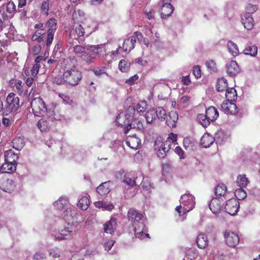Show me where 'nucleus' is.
Returning <instances> with one entry per match:
<instances>
[{
    "mask_svg": "<svg viewBox=\"0 0 260 260\" xmlns=\"http://www.w3.org/2000/svg\"><path fill=\"white\" fill-rule=\"evenodd\" d=\"M125 142L128 147L135 150L137 149L141 145L140 139L136 135L128 136Z\"/></svg>",
    "mask_w": 260,
    "mask_h": 260,
    "instance_id": "obj_14",
    "label": "nucleus"
},
{
    "mask_svg": "<svg viewBox=\"0 0 260 260\" xmlns=\"http://www.w3.org/2000/svg\"><path fill=\"white\" fill-rule=\"evenodd\" d=\"M228 86L227 80L224 78H221L218 79L216 87L218 91H223L228 89Z\"/></svg>",
    "mask_w": 260,
    "mask_h": 260,
    "instance_id": "obj_37",
    "label": "nucleus"
},
{
    "mask_svg": "<svg viewBox=\"0 0 260 260\" xmlns=\"http://www.w3.org/2000/svg\"><path fill=\"white\" fill-rule=\"evenodd\" d=\"M257 9V7L255 5L248 4L245 8L246 13L245 14H248L250 16H251V14L254 13Z\"/></svg>",
    "mask_w": 260,
    "mask_h": 260,
    "instance_id": "obj_54",
    "label": "nucleus"
},
{
    "mask_svg": "<svg viewBox=\"0 0 260 260\" xmlns=\"http://www.w3.org/2000/svg\"><path fill=\"white\" fill-rule=\"evenodd\" d=\"M143 128L142 122L138 119H134L132 122H129L127 126L123 128L125 134H127L129 131L131 129H136L137 130H141Z\"/></svg>",
    "mask_w": 260,
    "mask_h": 260,
    "instance_id": "obj_21",
    "label": "nucleus"
},
{
    "mask_svg": "<svg viewBox=\"0 0 260 260\" xmlns=\"http://www.w3.org/2000/svg\"><path fill=\"white\" fill-rule=\"evenodd\" d=\"M13 147L17 150H21L24 146V142L21 137H16L12 141Z\"/></svg>",
    "mask_w": 260,
    "mask_h": 260,
    "instance_id": "obj_39",
    "label": "nucleus"
},
{
    "mask_svg": "<svg viewBox=\"0 0 260 260\" xmlns=\"http://www.w3.org/2000/svg\"><path fill=\"white\" fill-rule=\"evenodd\" d=\"M7 104L5 106V115L15 112L19 107L20 100L13 92L10 93L6 98Z\"/></svg>",
    "mask_w": 260,
    "mask_h": 260,
    "instance_id": "obj_2",
    "label": "nucleus"
},
{
    "mask_svg": "<svg viewBox=\"0 0 260 260\" xmlns=\"http://www.w3.org/2000/svg\"><path fill=\"white\" fill-rule=\"evenodd\" d=\"M257 48L255 45L248 46L243 50V53L246 55L255 56L257 54Z\"/></svg>",
    "mask_w": 260,
    "mask_h": 260,
    "instance_id": "obj_43",
    "label": "nucleus"
},
{
    "mask_svg": "<svg viewBox=\"0 0 260 260\" xmlns=\"http://www.w3.org/2000/svg\"><path fill=\"white\" fill-rule=\"evenodd\" d=\"M248 183V179L245 175H239L237 178L236 183L240 188L245 187Z\"/></svg>",
    "mask_w": 260,
    "mask_h": 260,
    "instance_id": "obj_41",
    "label": "nucleus"
},
{
    "mask_svg": "<svg viewBox=\"0 0 260 260\" xmlns=\"http://www.w3.org/2000/svg\"><path fill=\"white\" fill-rule=\"evenodd\" d=\"M110 181L102 183L96 188V191L100 195L104 196L110 192L109 183Z\"/></svg>",
    "mask_w": 260,
    "mask_h": 260,
    "instance_id": "obj_32",
    "label": "nucleus"
},
{
    "mask_svg": "<svg viewBox=\"0 0 260 260\" xmlns=\"http://www.w3.org/2000/svg\"><path fill=\"white\" fill-rule=\"evenodd\" d=\"M171 143L169 140H166L162 142L157 151V155L160 158H164L166 157L167 153L171 148Z\"/></svg>",
    "mask_w": 260,
    "mask_h": 260,
    "instance_id": "obj_17",
    "label": "nucleus"
},
{
    "mask_svg": "<svg viewBox=\"0 0 260 260\" xmlns=\"http://www.w3.org/2000/svg\"><path fill=\"white\" fill-rule=\"evenodd\" d=\"M174 11V8L170 3H165L160 10L161 17L166 19L171 15Z\"/></svg>",
    "mask_w": 260,
    "mask_h": 260,
    "instance_id": "obj_25",
    "label": "nucleus"
},
{
    "mask_svg": "<svg viewBox=\"0 0 260 260\" xmlns=\"http://www.w3.org/2000/svg\"><path fill=\"white\" fill-rule=\"evenodd\" d=\"M239 202L237 200L231 199L227 201L224 208L228 214L235 215L239 210Z\"/></svg>",
    "mask_w": 260,
    "mask_h": 260,
    "instance_id": "obj_9",
    "label": "nucleus"
},
{
    "mask_svg": "<svg viewBox=\"0 0 260 260\" xmlns=\"http://www.w3.org/2000/svg\"><path fill=\"white\" fill-rule=\"evenodd\" d=\"M214 138L208 133H205L201 138L200 144L204 148L210 147L214 142Z\"/></svg>",
    "mask_w": 260,
    "mask_h": 260,
    "instance_id": "obj_20",
    "label": "nucleus"
},
{
    "mask_svg": "<svg viewBox=\"0 0 260 260\" xmlns=\"http://www.w3.org/2000/svg\"><path fill=\"white\" fill-rule=\"evenodd\" d=\"M167 140L169 141V142H170L171 143V145H172V144L176 145V144H177V143L176 142L177 140V135L174 134L173 133H170L169 135Z\"/></svg>",
    "mask_w": 260,
    "mask_h": 260,
    "instance_id": "obj_59",
    "label": "nucleus"
},
{
    "mask_svg": "<svg viewBox=\"0 0 260 260\" xmlns=\"http://www.w3.org/2000/svg\"><path fill=\"white\" fill-rule=\"evenodd\" d=\"M235 193L239 200H244L247 196V193L243 188L236 190Z\"/></svg>",
    "mask_w": 260,
    "mask_h": 260,
    "instance_id": "obj_50",
    "label": "nucleus"
},
{
    "mask_svg": "<svg viewBox=\"0 0 260 260\" xmlns=\"http://www.w3.org/2000/svg\"><path fill=\"white\" fill-rule=\"evenodd\" d=\"M192 73L197 79L201 77V70L199 66H195L193 68Z\"/></svg>",
    "mask_w": 260,
    "mask_h": 260,
    "instance_id": "obj_60",
    "label": "nucleus"
},
{
    "mask_svg": "<svg viewBox=\"0 0 260 260\" xmlns=\"http://www.w3.org/2000/svg\"><path fill=\"white\" fill-rule=\"evenodd\" d=\"M34 260H44L46 258L44 253L40 252H36L34 255Z\"/></svg>",
    "mask_w": 260,
    "mask_h": 260,
    "instance_id": "obj_64",
    "label": "nucleus"
},
{
    "mask_svg": "<svg viewBox=\"0 0 260 260\" xmlns=\"http://www.w3.org/2000/svg\"><path fill=\"white\" fill-rule=\"evenodd\" d=\"M221 108L227 114L235 115L238 113L237 107L232 101H224L221 105Z\"/></svg>",
    "mask_w": 260,
    "mask_h": 260,
    "instance_id": "obj_13",
    "label": "nucleus"
},
{
    "mask_svg": "<svg viewBox=\"0 0 260 260\" xmlns=\"http://www.w3.org/2000/svg\"><path fill=\"white\" fill-rule=\"evenodd\" d=\"M4 156L5 162H16L19 157L18 154L11 149L5 151Z\"/></svg>",
    "mask_w": 260,
    "mask_h": 260,
    "instance_id": "obj_29",
    "label": "nucleus"
},
{
    "mask_svg": "<svg viewBox=\"0 0 260 260\" xmlns=\"http://www.w3.org/2000/svg\"><path fill=\"white\" fill-rule=\"evenodd\" d=\"M54 207L57 210L60 212H62L66 210V212L72 213V208L71 207L70 204L66 198H60L54 204Z\"/></svg>",
    "mask_w": 260,
    "mask_h": 260,
    "instance_id": "obj_8",
    "label": "nucleus"
},
{
    "mask_svg": "<svg viewBox=\"0 0 260 260\" xmlns=\"http://www.w3.org/2000/svg\"><path fill=\"white\" fill-rule=\"evenodd\" d=\"M229 52L233 56H237L239 55V51L236 44L232 41H229L227 44Z\"/></svg>",
    "mask_w": 260,
    "mask_h": 260,
    "instance_id": "obj_33",
    "label": "nucleus"
},
{
    "mask_svg": "<svg viewBox=\"0 0 260 260\" xmlns=\"http://www.w3.org/2000/svg\"><path fill=\"white\" fill-rule=\"evenodd\" d=\"M15 80H12L10 81V85L11 86L15 88L16 89L17 93L19 95H21L23 94L24 95H26L27 93V90L24 91L23 87V83L21 80H18L17 81L15 80V82H14Z\"/></svg>",
    "mask_w": 260,
    "mask_h": 260,
    "instance_id": "obj_26",
    "label": "nucleus"
},
{
    "mask_svg": "<svg viewBox=\"0 0 260 260\" xmlns=\"http://www.w3.org/2000/svg\"><path fill=\"white\" fill-rule=\"evenodd\" d=\"M74 229L72 228L64 227L60 228L58 231H52L51 236L56 241L69 239L72 237Z\"/></svg>",
    "mask_w": 260,
    "mask_h": 260,
    "instance_id": "obj_4",
    "label": "nucleus"
},
{
    "mask_svg": "<svg viewBox=\"0 0 260 260\" xmlns=\"http://www.w3.org/2000/svg\"><path fill=\"white\" fill-rule=\"evenodd\" d=\"M94 204L96 207L103 208L105 210L111 211L114 208V206L112 204L107 203L104 201L95 202Z\"/></svg>",
    "mask_w": 260,
    "mask_h": 260,
    "instance_id": "obj_35",
    "label": "nucleus"
},
{
    "mask_svg": "<svg viewBox=\"0 0 260 260\" xmlns=\"http://www.w3.org/2000/svg\"><path fill=\"white\" fill-rule=\"evenodd\" d=\"M183 143V146L186 149L191 147L193 145V143L189 137L184 138Z\"/></svg>",
    "mask_w": 260,
    "mask_h": 260,
    "instance_id": "obj_62",
    "label": "nucleus"
},
{
    "mask_svg": "<svg viewBox=\"0 0 260 260\" xmlns=\"http://www.w3.org/2000/svg\"><path fill=\"white\" fill-rule=\"evenodd\" d=\"M17 164H2L0 172L2 173H12L16 170Z\"/></svg>",
    "mask_w": 260,
    "mask_h": 260,
    "instance_id": "obj_31",
    "label": "nucleus"
},
{
    "mask_svg": "<svg viewBox=\"0 0 260 260\" xmlns=\"http://www.w3.org/2000/svg\"><path fill=\"white\" fill-rule=\"evenodd\" d=\"M133 225L134 228L135 236L137 238H143L144 233L146 231V227L142 222H139L133 223Z\"/></svg>",
    "mask_w": 260,
    "mask_h": 260,
    "instance_id": "obj_18",
    "label": "nucleus"
},
{
    "mask_svg": "<svg viewBox=\"0 0 260 260\" xmlns=\"http://www.w3.org/2000/svg\"><path fill=\"white\" fill-rule=\"evenodd\" d=\"M40 9L42 14L48 15L49 10V1H43L41 4Z\"/></svg>",
    "mask_w": 260,
    "mask_h": 260,
    "instance_id": "obj_49",
    "label": "nucleus"
},
{
    "mask_svg": "<svg viewBox=\"0 0 260 260\" xmlns=\"http://www.w3.org/2000/svg\"><path fill=\"white\" fill-rule=\"evenodd\" d=\"M116 122L118 123V125H121L122 126H127L129 124V121L127 119H126L125 115H119L117 116Z\"/></svg>",
    "mask_w": 260,
    "mask_h": 260,
    "instance_id": "obj_48",
    "label": "nucleus"
},
{
    "mask_svg": "<svg viewBox=\"0 0 260 260\" xmlns=\"http://www.w3.org/2000/svg\"><path fill=\"white\" fill-rule=\"evenodd\" d=\"M128 220H130L133 224L140 222L143 218V214L138 212L134 209H130L127 213Z\"/></svg>",
    "mask_w": 260,
    "mask_h": 260,
    "instance_id": "obj_15",
    "label": "nucleus"
},
{
    "mask_svg": "<svg viewBox=\"0 0 260 260\" xmlns=\"http://www.w3.org/2000/svg\"><path fill=\"white\" fill-rule=\"evenodd\" d=\"M6 10L9 13H14L16 10V6L13 2L10 1L7 4Z\"/></svg>",
    "mask_w": 260,
    "mask_h": 260,
    "instance_id": "obj_55",
    "label": "nucleus"
},
{
    "mask_svg": "<svg viewBox=\"0 0 260 260\" xmlns=\"http://www.w3.org/2000/svg\"><path fill=\"white\" fill-rule=\"evenodd\" d=\"M223 201L218 198H213L211 201L209 206L214 214H218L223 209Z\"/></svg>",
    "mask_w": 260,
    "mask_h": 260,
    "instance_id": "obj_11",
    "label": "nucleus"
},
{
    "mask_svg": "<svg viewBox=\"0 0 260 260\" xmlns=\"http://www.w3.org/2000/svg\"><path fill=\"white\" fill-rule=\"evenodd\" d=\"M156 117L160 121H164L167 116L166 111L162 107H158L155 110Z\"/></svg>",
    "mask_w": 260,
    "mask_h": 260,
    "instance_id": "obj_47",
    "label": "nucleus"
},
{
    "mask_svg": "<svg viewBox=\"0 0 260 260\" xmlns=\"http://www.w3.org/2000/svg\"><path fill=\"white\" fill-rule=\"evenodd\" d=\"M226 192L227 187L224 184H219L215 188L214 193L216 197H224Z\"/></svg>",
    "mask_w": 260,
    "mask_h": 260,
    "instance_id": "obj_34",
    "label": "nucleus"
},
{
    "mask_svg": "<svg viewBox=\"0 0 260 260\" xmlns=\"http://www.w3.org/2000/svg\"><path fill=\"white\" fill-rule=\"evenodd\" d=\"M40 67V64L38 63H35L34 64L32 69L30 70L31 76H36L38 74Z\"/></svg>",
    "mask_w": 260,
    "mask_h": 260,
    "instance_id": "obj_61",
    "label": "nucleus"
},
{
    "mask_svg": "<svg viewBox=\"0 0 260 260\" xmlns=\"http://www.w3.org/2000/svg\"><path fill=\"white\" fill-rule=\"evenodd\" d=\"M180 204L183 206V212L186 213L191 210L194 207V198L189 193H185L181 196Z\"/></svg>",
    "mask_w": 260,
    "mask_h": 260,
    "instance_id": "obj_5",
    "label": "nucleus"
},
{
    "mask_svg": "<svg viewBox=\"0 0 260 260\" xmlns=\"http://www.w3.org/2000/svg\"><path fill=\"white\" fill-rule=\"evenodd\" d=\"M37 126L42 132H46L49 128V122L47 120L42 118L38 121Z\"/></svg>",
    "mask_w": 260,
    "mask_h": 260,
    "instance_id": "obj_45",
    "label": "nucleus"
},
{
    "mask_svg": "<svg viewBox=\"0 0 260 260\" xmlns=\"http://www.w3.org/2000/svg\"><path fill=\"white\" fill-rule=\"evenodd\" d=\"M87 50H88V55L89 54V55L88 58L90 61L96 57L103 58L108 55L106 52V46L103 45L88 46Z\"/></svg>",
    "mask_w": 260,
    "mask_h": 260,
    "instance_id": "obj_3",
    "label": "nucleus"
},
{
    "mask_svg": "<svg viewBox=\"0 0 260 260\" xmlns=\"http://www.w3.org/2000/svg\"><path fill=\"white\" fill-rule=\"evenodd\" d=\"M71 213H72L71 215L70 214V213L66 212V210H64L61 213V215L64 219V220L70 221V219L73 217V215L75 214V212L72 209V212Z\"/></svg>",
    "mask_w": 260,
    "mask_h": 260,
    "instance_id": "obj_56",
    "label": "nucleus"
},
{
    "mask_svg": "<svg viewBox=\"0 0 260 260\" xmlns=\"http://www.w3.org/2000/svg\"><path fill=\"white\" fill-rule=\"evenodd\" d=\"M197 120L204 127H206L209 125L210 122L207 117L206 114H200L197 116Z\"/></svg>",
    "mask_w": 260,
    "mask_h": 260,
    "instance_id": "obj_44",
    "label": "nucleus"
},
{
    "mask_svg": "<svg viewBox=\"0 0 260 260\" xmlns=\"http://www.w3.org/2000/svg\"><path fill=\"white\" fill-rule=\"evenodd\" d=\"M237 94L234 88H229L226 90L225 97L226 101H233L237 99Z\"/></svg>",
    "mask_w": 260,
    "mask_h": 260,
    "instance_id": "obj_38",
    "label": "nucleus"
},
{
    "mask_svg": "<svg viewBox=\"0 0 260 260\" xmlns=\"http://www.w3.org/2000/svg\"><path fill=\"white\" fill-rule=\"evenodd\" d=\"M78 17H80V11H75L72 14V18L74 23H77L78 25L75 27V31L76 34L78 37H83L86 35V31L82 25L78 24L81 22V20L78 19Z\"/></svg>",
    "mask_w": 260,
    "mask_h": 260,
    "instance_id": "obj_10",
    "label": "nucleus"
},
{
    "mask_svg": "<svg viewBox=\"0 0 260 260\" xmlns=\"http://www.w3.org/2000/svg\"><path fill=\"white\" fill-rule=\"evenodd\" d=\"M242 22L245 28L247 30H250L253 27L254 22L253 18L248 14H244L242 16Z\"/></svg>",
    "mask_w": 260,
    "mask_h": 260,
    "instance_id": "obj_23",
    "label": "nucleus"
},
{
    "mask_svg": "<svg viewBox=\"0 0 260 260\" xmlns=\"http://www.w3.org/2000/svg\"><path fill=\"white\" fill-rule=\"evenodd\" d=\"M15 184L12 179H8L3 182L0 186L2 190L5 192H11L14 189Z\"/></svg>",
    "mask_w": 260,
    "mask_h": 260,
    "instance_id": "obj_27",
    "label": "nucleus"
},
{
    "mask_svg": "<svg viewBox=\"0 0 260 260\" xmlns=\"http://www.w3.org/2000/svg\"><path fill=\"white\" fill-rule=\"evenodd\" d=\"M52 81L54 83L58 85H61L66 83V81L64 78V73L63 74L62 76L57 75L53 77Z\"/></svg>",
    "mask_w": 260,
    "mask_h": 260,
    "instance_id": "obj_51",
    "label": "nucleus"
},
{
    "mask_svg": "<svg viewBox=\"0 0 260 260\" xmlns=\"http://www.w3.org/2000/svg\"><path fill=\"white\" fill-rule=\"evenodd\" d=\"M56 21L55 18H51L46 22V25L49 27L47 30V38L45 41L47 47L50 46L53 40L54 32L56 29Z\"/></svg>",
    "mask_w": 260,
    "mask_h": 260,
    "instance_id": "obj_7",
    "label": "nucleus"
},
{
    "mask_svg": "<svg viewBox=\"0 0 260 260\" xmlns=\"http://www.w3.org/2000/svg\"><path fill=\"white\" fill-rule=\"evenodd\" d=\"M178 119V113L175 111H171L166 116V123L170 127H175Z\"/></svg>",
    "mask_w": 260,
    "mask_h": 260,
    "instance_id": "obj_16",
    "label": "nucleus"
},
{
    "mask_svg": "<svg viewBox=\"0 0 260 260\" xmlns=\"http://www.w3.org/2000/svg\"><path fill=\"white\" fill-rule=\"evenodd\" d=\"M61 67L64 71L66 83L72 86L78 85L82 79V74L74 67L72 60L70 58L64 59Z\"/></svg>",
    "mask_w": 260,
    "mask_h": 260,
    "instance_id": "obj_1",
    "label": "nucleus"
},
{
    "mask_svg": "<svg viewBox=\"0 0 260 260\" xmlns=\"http://www.w3.org/2000/svg\"><path fill=\"white\" fill-rule=\"evenodd\" d=\"M89 205V201L88 198L86 197H83L78 201L77 206L80 209L85 210L88 208Z\"/></svg>",
    "mask_w": 260,
    "mask_h": 260,
    "instance_id": "obj_42",
    "label": "nucleus"
},
{
    "mask_svg": "<svg viewBox=\"0 0 260 260\" xmlns=\"http://www.w3.org/2000/svg\"><path fill=\"white\" fill-rule=\"evenodd\" d=\"M225 241L230 247H235L239 242V238L237 234L230 231H226L224 234Z\"/></svg>",
    "mask_w": 260,
    "mask_h": 260,
    "instance_id": "obj_12",
    "label": "nucleus"
},
{
    "mask_svg": "<svg viewBox=\"0 0 260 260\" xmlns=\"http://www.w3.org/2000/svg\"><path fill=\"white\" fill-rule=\"evenodd\" d=\"M145 118L148 123H152L156 119V114L155 109H152L147 111L145 114Z\"/></svg>",
    "mask_w": 260,
    "mask_h": 260,
    "instance_id": "obj_36",
    "label": "nucleus"
},
{
    "mask_svg": "<svg viewBox=\"0 0 260 260\" xmlns=\"http://www.w3.org/2000/svg\"><path fill=\"white\" fill-rule=\"evenodd\" d=\"M196 243L199 248L203 249L206 247L208 244V240L206 235L199 234L196 239Z\"/></svg>",
    "mask_w": 260,
    "mask_h": 260,
    "instance_id": "obj_30",
    "label": "nucleus"
},
{
    "mask_svg": "<svg viewBox=\"0 0 260 260\" xmlns=\"http://www.w3.org/2000/svg\"><path fill=\"white\" fill-rule=\"evenodd\" d=\"M31 107L35 115H42L46 111L45 103L40 98H35L32 100Z\"/></svg>",
    "mask_w": 260,
    "mask_h": 260,
    "instance_id": "obj_6",
    "label": "nucleus"
},
{
    "mask_svg": "<svg viewBox=\"0 0 260 260\" xmlns=\"http://www.w3.org/2000/svg\"><path fill=\"white\" fill-rule=\"evenodd\" d=\"M142 187L143 190L148 191L150 193L151 191V189L152 187L149 181L145 180L142 182Z\"/></svg>",
    "mask_w": 260,
    "mask_h": 260,
    "instance_id": "obj_58",
    "label": "nucleus"
},
{
    "mask_svg": "<svg viewBox=\"0 0 260 260\" xmlns=\"http://www.w3.org/2000/svg\"><path fill=\"white\" fill-rule=\"evenodd\" d=\"M240 68L237 62L235 60H232L226 67L227 73L231 76H233L239 73Z\"/></svg>",
    "mask_w": 260,
    "mask_h": 260,
    "instance_id": "obj_24",
    "label": "nucleus"
},
{
    "mask_svg": "<svg viewBox=\"0 0 260 260\" xmlns=\"http://www.w3.org/2000/svg\"><path fill=\"white\" fill-rule=\"evenodd\" d=\"M130 67V63L125 59H121L120 60L118 64L119 70L123 73L126 72L128 71Z\"/></svg>",
    "mask_w": 260,
    "mask_h": 260,
    "instance_id": "obj_46",
    "label": "nucleus"
},
{
    "mask_svg": "<svg viewBox=\"0 0 260 260\" xmlns=\"http://www.w3.org/2000/svg\"><path fill=\"white\" fill-rule=\"evenodd\" d=\"M147 104L146 101H141L136 106V110L138 113L144 112L147 109Z\"/></svg>",
    "mask_w": 260,
    "mask_h": 260,
    "instance_id": "obj_52",
    "label": "nucleus"
},
{
    "mask_svg": "<svg viewBox=\"0 0 260 260\" xmlns=\"http://www.w3.org/2000/svg\"><path fill=\"white\" fill-rule=\"evenodd\" d=\"M206 66L208 70L210 71H216L217 70L216 64L214 61L213 60H209L206 62Z\"/></svg>",
    "mask_w": 260,
    "mask_h": 260,
    "instance_id": "obj_57",
    "label": "nucleus"
},
{
    "mask_svg": "<svg viewBox=\"0 0 260 260\" xmlns=\"http://www.w3.org/2000/svg\"><path fill=\"white\" fill-rule=\"evenodd\" d=\"M74 51L75 53L81 54L84 57L88 56V50H87V48L84 46L80 45L75 46Z\"/></svg>",
    "mask_w": 260,
    "mask_h": 260,
    "instance_id": "obj_40",
    "label": "nucleus"
},
{
    "mask_svg": "<svg viewBox=\"0 0 260 260\" xmlns=\"http://www.w3.org/2000/svg\"><path fill=\"white\" fill-rule=\"evenodd\" d=\"M135 40L134 37H129L127 39L124 40L122 44V49L123 52H129L135 47Z\"/></svg>",
    "mask_w": 260,
    "mask_h": 260,
    "instance_id": "obj_19",
    "label": "nucleus"
},
{
    "mask_svg": "<svg viewBox=\"0 0 260 260\" xmlns=\"http://www.w3.org/2000/svg\"><path fill=\"white\" fill-rule=\"evenodd\" d=\"M41 49L42 47L40 45H34L31 48V53L34 55H37L40 53Z\"/></svg>",
    "mask_w": 260,
    "mask_h": 260,
    "instance_id": "obj_63",
    "label": "nucleus"
},
{
    "mask_svg": "<svg viewBox=\"0 0 260 260\" xmlns=\"http://www.w3.org/2000/svg\"><path fill=\"white\" fill-rule=\"evenodd\" d=\"M45 30L43 29L37 30L32 35L31 37V40L33 41H36V40H38L39 38L43 36L45 34Z\"/></svg>",
    "mask_w": 260,
    "mask_h": 260,
    "instance_id": "obj_53",
    "label": "nucleus"
},
{
    "mask_svg": "<svg viewBox=\"0 0 260 260\" xmlns=\"http://www.w3.org/2000/svg\"><path fill=\"white\" fill-rule=\"evenodd\" d=\"M205 114L210 122L214 121L219 116L218 111L213 106L209 107L206 110Z\"/></svg>",
    "mask_w": 260,
    "mask_h": 260,
    "instance_id": "obj_28",
    "label": "nucleus"
},
{
    "mask_svg": "<svg viewBox=\"0 0 260 260\" xmlns=\"http://www.w3.org/2000/svg\"><path fill=\"white\" fill-rule=\"evenodd\" d=\"M117 226L116 219L111 218L109 221L104 224V232L107 234H113Z\"/></svg>",
    "mask_w": 260,
    "mask_h": 260,
    "instance_id": "obj_22",
    "label": "nucleus"
}]
</instances>
